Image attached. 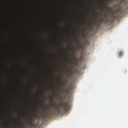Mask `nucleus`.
I'll use <instances>...</instances> for the list:
<instances>
[{
  "label": "nucleus",
  "mask_w": 128,
  "mask_h": 128,
  "mask_svg": "<svg viewBox=\"0 0 128 128\" xmlns=\"http://www.w3.org/2000/svg\"><path fill=\"white\" fill-rule=\"evenodd\" d=\"M56 96V93L54 94L53 100L54 98V96Z\"/></svg>",
  "instance_id": "nucleus-12"
},
{
  "label": "nucleus",
  "mask_w": 128,
  "mask_h": 128,
  "mask_svg": "<svg viewBox=\"0 0 128 128\" xmlns=\"http://www.w3.org/2000/svg\"><path fill=\"white\" fill-rule=\"evenodd\" d=\"M51 107L50 106V107H46L44 108V112H46L47 110H50Z\"/></svg>",
  "instance_id": "nucleus-3"
},
{
  "label": "nucleus",
  "mask_w": 128,
  "mask_h": 128,
  "mask_svg": "<svg viewBox=\"0 0 128 128\" xmlns=\"http://www.w3.org/2000/svg\"><path fill=\"white\" fill-rule=\"evenodd\" d=\"M69 62H70V64H72V61H70V60H69Z\"/></svg>",
  "instance_id": "nucleus-15"
},
{
  "label": "nucleus",
  "mask_w": 128,
  "mask_h": 128,
  "mask_svg": "<svg viewBox=\"0 0 128 128\" xmlns=\"http://www.w3.org/2000/svg\"><path fill=\"white\" fill-rule=\"evenodd\" d=\"M45 94H46V93H44V96Z\"/></svg>",
  "instance_id": "nucleus-18"
},
{
  "label": "nucleus",
  "mask_w": 128,
  "mask_h": 128,
  "mask_svg": "<svg viewBox=\"0 0 128 128\" xmlns=\"http://www.w3.org/2000/svg\"><path fill=\"white\" fill-rule=\"evenodd\" d=\"M72 72V70H69V72Z\"/></svg>",
  "instance_id": "nucleus-17"
},
{
  "label": "nucleus",
  "mask_w": 128,
  "mask_h": 128,
  "mask_svg": "<svg viewBox=\"0 0 128 128\" xmlns=\"http://www.w3.org/2000/svg\"><path fill=\"white\" fill-rule=\"evenodd\" d=\"M75 42L77 43L78 46H80V41L78 40L76 38H75Z\"/></svg>",
  "instance_id": "nucleus-6"
},
{
  "label": "nucleus",
  "mask_w": 128,
  "mask_h": 128,
  "mask_svg": "<svg viewBox=\"0 0 128 128\" xmlns=\"http://www.w3.org/2000/svg\"><path fill=\"white\" fill-rule=\"evenodd\" d=\"M46 90H47L48 92H50V88H47Z\"/></svg>",
  "instance_id": "nucleus-14"
},
{
  "label": "nucleus",
  "mask_w": 128,
  "mask_h": 128,
  "mask_svg": "<svg viewBox=\"0 0 128 128\" xmlns=\"http://www.w3.org/2000/svg\"><path fill=\"white\" fill-rule=\"evenodd\" d=\"M110 2H114L115 0H109Z\"/></svg>",
  "instance_id": "nucleus-10"
},
{
  "label": "nucleus",
  "mask_w": 128,
  "mask_h": 128,
  "mask_svg": "<svg viewBox=\"0 0 128 128\" xmlns=\"http://www.w3.org/2000/svg\"><path fill=\"white\" fill-rule=\"evenodd\" d=\"M29 124L30 126H34V123L32 122V118L30 119Z\"/></svg>",
  "instance_id": "nucleus-2"
},
{
  "label": "nucleus",
  "mask_w": 128,
  "mask_h": 128,
  "mask_svg": "<svg viewBox=\"0 0 128 128\" xmlns=\"http://www.w3.org/2000/svg\"><path fill=\"white\" fill-rule=\"evenodd\" d=\"M54 114V111L52 110V111L50 112V114Z\"/></svg>",
  "instance_id": "nucleus-9"
},
{
  "label": "nucleus",
  "mask_w": 128,
  "mask_h": 128,
  "mask_svg": "<svg viewBox=\"0 0 128 128\" xmlns=\"http://www.w3.org/2000/svg\"><path fill=\"white\" fill-rule=\"evenodd\" d=\"M70 50H72V48H74V46L70 45Z\"/></svg>",
  "instance_id": "nucleus-11"
},
{
  "label": "nucleus",
  "mask_w": 128,
  "mask_h": 128,
  "mask_svg": "<svg viewBox=\"0 0 128 128\" xmlns=\"http://www.w3.org/2000/svg\"><path fill=\"white\" fill-rule=\"evenodd\" d=\"M122 54H124V52L120 51L118 54V56L120 58L121 56H122Z\"/></svg>",
  "instance_id": "nucleus-4"
},
{
  "label": "nucleus",
  "mask_w": 128,
  "mask_h": 128,
  "mask_svg": "<svg viewBox=\"0 0 128 128\" xmlns=\"http://www.w3.org/2000/svg\"><path fill=\"white\" fill-rule=\"evenodd\" d=\"M68 102H64L62 104H60V106L56 105V101L52 103V105L56 109V112L59 114L62 112V110L63 112H68Z\"/></svg>",
  "instance_id": "nucleus-1"
},
{
  "label": "nucleus",
  "mask_w": 128,
  "mask_h": 128,
  "mask_svg": "<svg viewBox=\"0 0 128 128\" xmlns=\"http://www.w3.org/2000/svg\"><path fill=\"white\" fill-rule=\"evenodd\" d=\"M108 16H109V14H105V18H108Z\"/></svg>",
  "instance_id": "nucleus-8"
},
{
  "label": "nucleus",
  "mask_w": 128,
  "mask_h": 128,
  "mask_svg": "<svg viewBox=\"0 0 128 128\" xmlns=\"http://www.w3.org/2000/svg\"><path fill=\"white\" fill-rule=\"evenodd\" d=\"M108 12H110L112 10V7H108Z\"/></svg>",
  "instance_id": "nucleus-5"
},
{
  "label": "nucleus",
  "mask_w": 128,
  "mask_h": 128,
  "mask_svg": "<svg viewBox=\"0 0 128 128\" xmlns=\"http://www.w3.org/2000/svg\"><path fill=\"white\" fill-rule=\"evenodd\" d=\"M90 24H92V23H90Z\"/></svg>",
  "instance_id": "nucleus-19"
},
{
  "label": "nucleus",
  "mask_w": 128,
  "mask_h": 128,
  "mask_svg": "<svg viewBox=\"0 0 128 128\" xmlns=\"http://www.w3.org/2000/svg\"><path fill=\"white\" fill-rule=\"evenodd\" d=\"M104 18H100V22H104Z\"/></svg>",
  "instance_id": "nucleus-7"
},
{
  "label": "nucleus",
  "mask_w": 128,
  "mask_h": 128,
  "mask_svg": "<svg viewBox=\"0 0 128 128\" xmlns=\"http://www.w3.org/2000/svg\"><path fill=\"white\" fill-rule=\"evenodd\" d=\"M35 112H38V109L36 110Z\"/></svg>",
  "instance_id": "nucleus-16"
},
{
  "label": "nucleus",
  "mask_w": 128,
  "mask_h": 128,
  "mask_svg": "<svg viewBox=\"0 0 128 128\" xmlns=\"http://www.w3.org/2000/svg\"><path fill=\"white\" fill-rule=\"evenodd\" d=\"M78 36H80V34H78Z\"/></svg>",
  "instance_id": "nucleus-20"
},
{
  "label": "nucleus",
  "mask_w": 128,
  "mask_h": 128,
  "mask_svg": "<svg viewBox=\"0 0 128 128\" xmlns=\"http://www.w3.org/2000/svg\"><path fill=\"white\" fill-rule=\"evenodd\" d=\"M86 32V31L85 30H83L82 31V34H84V33Z\"/></svg>",
  "instance_id": "nucleus-13"
}]
</instances>
